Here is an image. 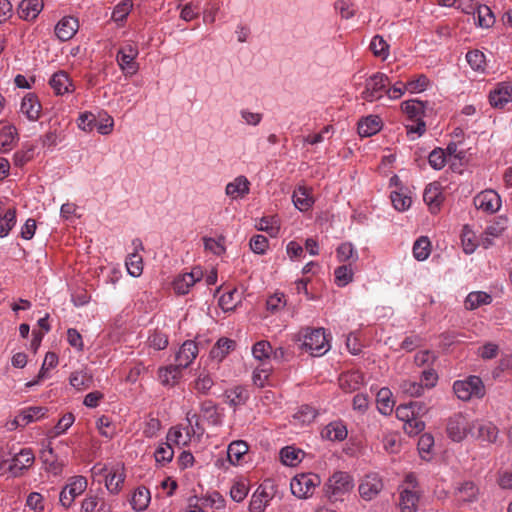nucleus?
<instances>
[{
  "mask_svg": "<svg viewBox=\"0 0 512 512\" xmlns=\"http://www.w3.org/2000/svg\"><path fill=\"white\" fill-rule=\"evenodd\" d=\"M461 242L466 254H472L478 246L474 232L467 225L462 229Z\"/></svg>",
  "mask_w": 512,
  "mask_h": 512,
  "instance_id": "obj_56",
  "label": "nucleus"
},
{
  "mask_svg": "<svg viewBox=\"0 0 512 512\" xmlns=\"http://www.w3.org/2000/svg\"><path fill=\"white\" fill-rule=\"evenodd\" d=\"M370 50L375 57L386 60L389 57V44L380 35H375L370 42Z\"/></svg>",
  "mask_w": 512,
  "mask_h": 512,
  "instance_id": "obj_49",
  "label": "nucleus"
},
{
  "mask_svg": "<svg viewBox=\"0 0 512 512\" xmlns=\"http://www.w3.org/2000/svg\"><path fill=\"white\" fill-rule=\"evenodd\" d=\"M413 256L418 261L426 260L431 253V243L428 237L422 236L413 245Z\"/></svg>",
  "mask_w": 512,
  "mask_h": 512,
  "instance_id": "obj_52",
  "label": "nucleus"
},
{
  "mask_svg": "<svg viewBox=\"0 0 512 512\" xmlns=\"http://www.w3.org/2000/svg\"><path fill=\"white\" fill-rule=\"evenodd\" d=\"M26 506L33 512H44L45 500L38 492H31L26 499Z\"/></svg>",
  "mask_w": 512,
  "mask_h": 512,
  "instance_id": "obj_64",
  "label": "nucleus"
},
{
  "mask_svg": "<svg viewBox=\"0 0 512 512\" xmlns=\"http://www.w3.org/2000/svg\"><path fill=\"white\" fill-rule=\"evenodd\" d=\"M479 494V487L473 481L458 484L454 491V497L459 505L476 502Z\"/></svg>",
  "mask_w": 512,
  "mask_h": 512,
  "instance_id": "obj_14",
  "label": "nucleus"
},
{
  "mask_svg": "<svg viewBox=\"0 0 512 512\" xmlns=\"http://www.w3.org/2000/svg\"><path fill=\"white\" fill-rule=\"evenodd\" d=\"M78 29V20L72 16H65L55 26V35L61 41H68L76 34Z\"/></svg>",
  "mask_w": 512,
  "mask_h": 512,
  "instance_id": "obj_22",
  "label": "nucleus"
},
{
  "mask_svg": "<svg viewBox=\"0 0 512 512\" xmlns=\"http://www.w3.org/2000/svg\"><path fill=\"white\" fill-rule=\"evenodd\" d=\"M463 11L467 14L472 13L474 16L476 15L478 24L482 28H489L495 22V17L487 5H477L476 7L470 5L468 8L463 9Z\"/></svg>",
  "mask_w": 512,
  "mask_h": 512,
  "instance_id": "obj_28",
  "label": "nucleus"
},
{
  "mask_svg": "<svg viewBox=\"0 0 512 512\" xmlns=\"http://www.w3.org/2000/svg\"><path fill=\"white\" fill-rule=\"evenodd\" d=\"M466 60L470 67L476 71L483 73L486 69V58L480 50H471L466 54Z\"/></svg>",
  "mask_w": 512,
  "mask_h": 512,
  "instance_id": "obj_53",
  "label": "nucleus"
},
{
  "mask_svg": "<svg viewBox=\"0 0 512 512\" xmlns=\"http://www.w3.org/2000/svg\"><path fill=\"white\" fill-rule=\"evenodd\" d=\"M339 387L345 393H352L364 384V376L360 371H349L339 377Z\"/></svg>",
  "mask_w": 512,
  "mask_h": 512,
  "instance_id": "obj_23",
  "label": "nucleus"
},
{
  "mask_svg": "<svg viewBox=\"0 0 512 512\" xmlns=\"http://www.w3.org/2000/svg\"><path fill=\"white\" fill-rule=\"evenodd\" d=\"M250 181L244 175L235 177L225 187V194L231 200H239L246 197L250 192Z\"/></svg>",
  "mask_w": 512,
  "mask_h": 512,
  "instance_id": "obj_16",
  "label": "nucleus"
},
{
  "mask_svg": "<svg viewBox=\"0 0 512 512\" xmlns=\"http://www.w3.org/2000/svg\"><path fill=\"white\" fill-rule=\"evenodd\" d=\"M354 488L353 477L343 471L334 472L324 486L325 496L331 502L344 501Z\"/></svg>",
  "mask_w": 512,
  "mask_h": 512,
  "instance_id": "obj_1",
  "label": "nucleus"
},
{
  "mask_svg": "<svg viewBox=\"0 0 512 512\" xmlns=\"http://www.w3.org/2000/svg\"><path fill=\"white\" fill-rule=\"evenodd\" d=\"M248 445L245 441L237 440L229 444L227 456L231 464L236 465L242 457L248 452Z\"/></svg>",
  "mask_w": 512,
  "mask_h": 512,
  "instance_id": "obj_45",
  "label": "nucleus"
},
{
  "mask_svg": "<svg viewBox=\"0 0 512 512\" xmlns=\"http://www.w3.org/2000/svg\"><path fill=\"white\" fill-rule=\"evenodd\" d=\"M420 409V405L417 402H411L409 404H402L396 408V417L403 421L406 424L409 420H411L415 415V409Z\"/></svg>",
  "mask_w": 512,
  "mask_h": 512,
  "instance_id": "obj_60",
  "label": "nucleus"
},
{
  "mask_svg": "<svg viewBox=\"0 0 512 512\" xmlns=\"http://www.w3.org/2000/svg\"><path fill=\"white\" fill-rule=\"evenodd\" d=\"M204 276L201 267L196 266L190 272L179 274L173 281V290L177 295L188 294L190 289Z\"/></svg>",
  "mask_w": 512,
  "mask_h": 512,
  "instance_id": "obj_9",
  "label": "nucleus"
},
{
  "mask_svg": "<svg viewBox=\"0 0 512 512\" xmlns=\"http://www.w3.org/2000/svg\"><path fill=\"white\" fill-rule=\"evenodd\" d=\"M286 305L285 295L283 293H274L266 300L267 310L271 313H276L282 310Z\"/></svg>",
  "mask_w": 512,
  "mask_h": 512,
  "instance_id": "obj_63",
  "label": "nucleus"
},
{
  "mask_svg": "<svg viewBox=\"0 0 512 512\" xmlns=\"http://www.w3.org/2000/svg\"><path fill=\"white\" fill-rule=\"evenodd\" d=\"M202 417L211 425L217 426L222 423V415L219 413L216 404L211 400H205L200 405Z\"/></svg>",
  "mask_w": 512,
  "mask_h": 512,
  "instance_id": "obj_36",
  "label": "nucleus"
},
{
  "mask_svg": "<svg viewBox=\"0 0 512 512\" xmlns=\"http://www.w3.org/2000/svg\"><path fill=\"white\" fill-rule=\"evenodd\" d=\"M69 382L72 387H74L78 391H81L88 389L92 385L93 379L88 372L84 370H79L73 372L70 375Z\"/></svg>",
  "mask_w": 512,
  "mask_h": 512,
  "instance_id": "obj_47",
  "label": "nucleus"
},
{
  "mask_svg": "<svg viewBox=\"0 0 512 512\" xmlns=\"http://www.w3.org/2000/svg\"><path fill=\"white\" fill-rule=\"evenodd\" d=\"M41 459L45 464L46 471L53 476H59L63 472L64 463L53 458V448L48 446L41 452Z\"/></svg>",
  "mask_w": 512,
  "mask_h": 512,
  "instance_id": "obj_35",
  "label": "nucleus"
},
{
  "mask_svg": "<svg viewBox=\"0 0 512 512\" xmlns=\"http://www.w3.org/2000/svg\"><path fill=\"white\" fill-rule=\"evenodd\" d=\"M124 480L123 467L117 465L112 467L108 474H106L105 486L111 494L116 495L121 491Z\"/></svg>",
  "mask_w": 512,
  "mask_h": 512,
  "instance_id": "obj_25",
  "label": "nucleus"
},
{
  "mask_svg": "<svg viewBox=\"0 0 512 512\" xmlns=\"http://www.w3.org/2000/svg\"><path fill=\"white\" fill-rule=\"evenodd\" d=\"M134 252L130 253L126 259L125 265L129 275L139 277L143 272V258L138 253L144 249L142 241L139 238L132 240Z\"/></svg>",
  "mask_w": 512,
  "mask_h": 512,
  "instance_id": "obj_15",
  "label": "nucleus"
},
{
  "mask_svg": "<svg viewBox=\"0 0 512 512\" xmlns=\"http://www.w3.org/2000/svg\"><path fill=\"white\" fill-rule=\"evenodd\" d=\"M235 347V342L228 338H221L211 350L214 358L222 359Z\"/></svg>",
  "mask_w": 512,
  "mask_h": 512,
  "instance_id": "obj_59",
  "label": "nucleus"
},
{
  "mask_svg": "<svg viewBox=\"0 0 512 512\" xmlns=\"http://www.w3.org/2000/svg\"><path fill=\"white\" fill-rule=\"evenodd\" d=\"M154 456L157 463L165 465L171 462L174 456V451L171 446V443L168 441L160 443L157 449L155 450Z\"/></svg>",
  "mask_w": 512,
  "mask_h": 512,
  "instance_id": "obj_57",
  "label": "nucleus"
},
{
  "mask_svg": "<svg viewBox=\"0 0 512 512\" xmlns=\"http://www.w3.org/2000/svg\"><path fill=\"white\" fill-rule=\"evenodd\" d=\"M20 111L30 121L38 120L41 113V104L37 96L33 93H28L27 95H25L20 105Z\"/></svg>",
  "mask_w": 512,
  "mask_h": 512,
  "instance_id": "obj_24",
  "label": "nucleus"
},
{
  "mask_svg": "<svg viewBox=\"0 0 512 512\" xmlns=\"http://www.w3.org/2000/svg\"><path fill=\"white\" fill-rule=\"evenodd\" d=\"M255 228L268 233L271 237H277L280 231V219L276 215L263 216L256 222Z\"/></svg>",
  "mask_w": 512,
  "mask_h": 512,
  "instance_id": "obj_38",
  "label": "nucleus"
},
{
  "mask_svg": "<svg viewBox=\"0 0 512 512\" xmlns=\"http://www.w3.org/2000/svg\"><path fill=\"white\" fill-rule=\"evenodd\" d=\"M240 302H241V294L239 293V291L236 288L222 294L219 298V306L224 311L234 310Z\"/></svg>",
  "mask_w": 512,
  "mask_h": 512,
  "instance_id": "obj_48",
  "label": "nucleus"
},
{
  "mask_svg": "<svg viewBox=\"0 0 512 512\" xmlns=\"http://www.w3.org/2000/svg\"><path fill=\"white\" fill-rule=\"evenodd\" d=\"M199 353L197 344L192 340L185 341L175 355L176 364L185 369L195 360Z\"/></svg>",
  "mask_w": 512,
  "mask_h": 512,
  "instance_id": "obj_18",
  "label": "nucleus"
},
{
  "mask_svg": "<svg viewBox=\"0 0 512 512\" xmlns=\"http://www.w3.org/2000/svg\"><path fill=\"white\" fill-rule=\"evenodd\" d=\"M87 485V479L84 476L77 475L71 477L68 480L67 485L60 492V503L64 507H70L75 498L87 489Z\"/></svg>",
  "mask_w": 512,
  "mask_h": 512,
  "instance_id": "obj_8",
  "label": "nucleus"
},
{
  "mask_svg": "<svg viewBox=\"0 0 512 512\" xmlns=\"http://www.w3.org/2000/svg\"><path fill=\"white\" fill-rule=\"evenodd\" d=\"M475 420L470 419L467 414L458 412L450 416L446 424V432L453 442L463 441L469 434H473Z\"/></svg>",
  "mask_w": 512,
  "mask_h": 512,
  "instance_id": "obj_4",
  "label": "nucleus"
},
{
  "mask_svg": "<svg viewBox=\"0 0 512 512\" xmlns=\"http://www.w3.org/2000/svg\"><path fill=\"white\" fill-rule=\"evenodd\" d=\"M138 54V47L132 43H127L119 49L116 61L126 76H132L138 72L139 65L136 62Z\"/></svg>",
  "mask_w": 512,
  "mask_h": 512,
  "instance_id": "obj_7",
  "label": "nucleus"
},
{
  "mask_svg": "<svg viewBox=\"0 0 512 512\" xmlns=\"http://www.w3.org/2000/svg\"><path fill=\"white\" fill-rule=\"evenodd\" d=\"M150 501V491L144 486H139L135 489L132 495L131 505L132 508L136 511H144L147 509Z\"/></svg>",
  "mask_w": 512,
  "mask_h": 512,
  "instance_id": "obj_41",
  "label": "nucleus"
},
{
  "mask_svg": "<svg viewBox=\"0 0 512 512\" xmlns=\"http://www.w3.org/2000/svg\"><path fill=\"white\" fill-rule=\"evenodd\" d=\"M252 354L254 358L259 361L269 359L272 354V346L270 342L266 340L256 342L252 347Z\"/></svg>",
  "mask_w": 512,
  "mask_h": 512,
  "instance_id": "obj_61",
  "label": "nucleus"
},
{
  "mask_svg": "<svg viewBox=\"0 0 512 512\" xmlns=\"http://www.w3.org/2000/svg\"><path fill=\"white\" fill-rule=\"evenodd\" d=\"M35 455L31 448H23L16 453L8 465L9 473L14 477H19L25 470H28L34 463Z\"/></svg>",
  "mask_w": 512,
  "mask_h": 512,
  "instance_id": "obj_11",
  "label": "nucleus"
},
{
  "mask_svg": "<svg viewBox=\"0 0 512 512\" xmlns=\"http://www.w3.org/2000/svg\"><path fill=\"white\" fill-rule=\"evenodd\" d=\"M272 497L263 486H259L252 494L249 503V512H264Z\"/></svg>",
  "mask_w": 512,
  "mask_h": 512,
  "instance_id": "obj_32",
  "label": "nucleus"
},
{
  "mask_svg": "<svg viewBox=\"0 0 512 512\" xmlns=\"http://www.w3.org/2000/svg\"><path fill=\"white\" fill-rule=\"evenodd\" d=\"M321 484V478L315 473L297 474L291 479L290 489L294 496L306 499L313 495L315 489Z\"/></svg>",
  "mask_w": 512,
  "mask_h": 512,
  "instance_id": "obj_6",
  "label": "nucleus"
},
{
  "mask_svg": "<svg viewBox=\"0 0 512 512\" xmlns=\"http://www.w3.org/2000/svg\"><path fill=\"white\" fill-rule=\"evenodd\" d=\"M336 257L339 262L350 261L351 265L359 259L358 252L351 242L341 243L336 249Z\"/></svg>",
  "mask_w": 512,
  "mask_h": 512,
  "instance_id": "obj_46",
  "label": "nucleus"
},
{
  "mask_svg": "<svg viewBox=\"0 0 512 512\" xmlns=\"http://www.w3.org/2000/svg\"><path fill=\"white\" fill-rule=\"evenodd\" d=\"M489 102L492 107L503 109L509 102H512V85L502 82L489 93Z\"/></svg>",
  "mask_w": 512,
  "mask_h": 512,
  "instance_id": "obj_13",
  "label": "nucleus"
},
{
  "mask_svg": "<svg viewBox=\"0 0 512 512\" xmlns=\"http://www.w3.org/2000/svg\"><path fill=\"white\" fill-rule=\"evenodd\" d=\"M225 397L230 406L238 407L244 405L249 399V392L242 386H236L225 392Z\"/></svg>",
  "mask_w": 512,
  "mask_h": 512,
  "instance_id": "obj_43",
  "label": "nucleus"
},
{
  "mask_svg": "<svg viewBox=\"0 0 512 512\" xmlns=\"http://www.w3.org/2000/svg\"><path fill=\"white\" fill-rule=\"evenodd\" d=\"M400 390L412 397H419L424 392V386L422 383L411 381V380H403L400 383Z\"/></svg>",
  "mask_w": 512,
  "mask_h": 512,
  "instance_id": "obj_62",
  "label": "nucleus"
},
{
  "mask_svg": "<svg viewBox=\"0 0 512 512\" xmlns=\"http://www.w3.org/2000/svg\"><path fill=\"white\" fill-rule=\"evenodd\" d=\"M272 367L266 363H262L253 371L252 381L257 387L263 388L268 384V379L271 374Z\"/></svg>",
  "mask_w": 512,
  "mask_h": 512,
  "instance_id": "obj_55",
  "label": "nucleus"
},
{
  "mask_svg": "<svg viewBox=\"0 0 512 512\" xmlns=\"http://www.w3.org/2000/svg\"><path fill=\"white\" fill-rule=\"evenodd\" d=\"M47 412L45 407L33 406L22 409L16 415V423H20L21 427H25L28 424L42 419Z\"/></svg>",
  "mask_w": 512,
  "mask_h": 512,
  "instance_id": "obj_30",
  "label": "nucleus"
},
{
  "mask_svg": "<svg viewBox=\"0 0 512 512\" xmlns=\"http://www.w3.org/2000/svg\"><path fill=\"white\" fill-rule=\"evenodd\" d=\"M196 433L195 428L174 426L167 433V441L178 446H187Z\"/></svg>",
  "mask_w": 512,
  "mask_h": 512,
  "instance_id": "obj_21",
  "label": "nucleus"
},
{
  "mask_svg": "<svg viewBox=\"0 0 512 512\" xmlns=\"http://www.w3.org/2000/svg\"><path fill=\"white\" fill-rule=\"evenodd\" d=\"M301 348L311 356L320 357L326 354L331 346L323 328H306L302 334Z\"/></svg>",
  "mask_w": 512,
  "mask_h": 512,
  "instance_id": "obj_2",
  "label": "nucleus"
},
{
  "mask_svg": "<svg viewBox=\"0 0 512 512\" xmlns=\"http://www.w3.org/2000/svg\"><path fill=\"white\" fill-rule=\"evenodd\" d=\"M49 84L56 95L72 93L75 89L67 72L60 70L52 75Z\"/></svg>",
  "mask_w": 512,
  "mask_h": 512,
  "instance_id": "obj_20",
  "label": "nucleus"
},
{
  "mask_svg": "<svg viewBox=\"0 0 512 512\" xmlns=\"http://www.w3.org/2000/svg\"><path fill=\"white\" fill-rule=\"evenodd\" d=\"M378 411L383 415H389L393 411L394 400L389 388H381L376 396Z\"/></svg>",
  "mask_w": 512,
  "mask_h": 512,
  "instance_id": "obj_42",
  "label": "nucleus"
},
{
  "mask_svg": "<svg viewBox=\"0 0 512 512\" xmlns=\"http://www.w3.org/2000/svg\"><path fill=\"white\" fill-rule=\"evenodd\" d=\"M112 509V503L104 497L102 491H90L81 503V512H112Z\"/></svg>",
  "mask_w": 512,
  "mask_h": 512,
  "instance_id": "obj_12",
  "label": "nucleus"
},
{
  "mask_svg": "<svg viewBox=\"0 0 512 512\" xmlns=\"http://www.w3.org/2000/svg\"><path fill=\"white\" fill-rule=\"evenodd\" d=\"M335 283L338 287H345L353 281L354 270L351 263L341 265L334 271Z\"/></svg>",
  "mask_w": 512,
  "mask_h": 512,
  "instance_id": "obj_50",
  "label": "nucleus"
},
{
  "mask_svg": "<svg viewBox=\"0 0 512 512\" xmlns=\"http://www.w3.org/2000/svg\"><path fill=\"white\" fill-rule=\"evenodd\" d=\"M302 451L292 446H286L280 451L281 462L286 466H296L301 462Z\"/></svg>",
  "mask_w": 512,
  "mask_h": 512,
  "instance_id": "obj_51",
  "label": "nucleus"
},
{
  "mask_svg": "<svg viewBox=\"0 0 512 512\" xmlns=\"http://www.w3.org/2000/svg\"><path fill=\"white\" fill-rule=\"evenodd\" d=\"M133 3L131 0H122L113 9L112 20L116 23H122L131 12Z\"/></svg>",
  "mask_w": 512,
  "mask_h": 512,
  "instance_id": "obj_58",
  "label": "nucleus"
},
{
  "mask_svg": "<svg viewBox=\"0 0 512 512\" xmlns=\"http://www.w3.org/2000/svg\"><path fill=\"white\" fill-rule=\"evenodd\" d=\"M17 130L12 125L0 124V151L11 150L17 141Z\"/></svg>",
  "mask_w": 512,
  "mask_h": 512,
  "instance_id": "obj_34",
  "label": "nucleus"
},
{
  "mask_svg": "<svg viewBox=\"0 0 512 512\" xmlns=\"http://www.w3.org/2000/svg\"><path fill=\"white\" fill-rule=\"evenodd\" d=\"M402 111L410 118L419 120L424 113V105L418 100H408L401 104Z\"/></svg>",
  "mask_w": 512,
  "mask_h": 512,
  "instance_id": "obj_54",
  "label": "nucleus"
},
{
  "mask_svg": "<svg viewBox=\"0 0 512 512\" xmlns=\"http://www.w3.org/2000/svg\"><path fill=\"white\" fill-rule=\"evenodd\" d=\"M382 128V121L377 115L363 117L358 122V134L361 137H370L377 134Z\"/></svg>",
  "mask_w": 512,
  "mask_h": 512,
  "instance_id": "obj_26",
  "label": "nucleus"
},
{
  "mask_svg": "<svg viewBox=\"0 0 512 512\" xmlns=\"http://www.w3.org/2000/svg\"><path fill=\"white\" fill-rule=\"evenodd\" d=\"M213 386L214 380L206 371H201L192 383L193 390L199 395H207Z\"/></svg>",
  "mask_w": 512,
  "mask_h": 512,
  "instance_id": "obj_44",
  "label": "nucleus"
},
{
  "mask_svg": "<svg viewBox=\"0 0 512 512\" xmlns=\"http://www.w3.org/2000/svg\"><path fill=\"white\" fill-rule=\"evenodd\" d=\"M475 429H477V438L481 441L494 443L498 438L499 430L495 424L490 421L475 420Z\"/></svg>",
  "mask_w": 512,
  "mask_h": 512,
  "instance_id": "obj_29",
  "label": "nucleus"
},
{
  "mask_svg": "<svg viewBox=\"0 0 512 512\" xmlns=\"http://www.w3.org/2000/svg\"><path fill=\"white\" fill-rule=\"evenodd\" d=\"M383 489L382 480L376 474L367 475L359 485V494L364 500L375 498Z\"/></svg>",
  "mask_w": 512,
  "mask_h": 512,
  "instance_id": "obj_19",
  "label": "nucleus"
},
{
  "mask_svg": "<svg viewBox=\"0 0 512 512\" xmlns=\"http://www.w3.org/2000/svg\"><path fill=\"white\" fill-rule=\"evenodd\" d=\"M347 428L342 421H333L323 430L322 436L331 441H342L347 437Z\"/></svg>",
  "mask_w": 512,
  "mask_h": 512,
  "instance_id": "obj_37",
  "label": "nucleus"
},
{
  "mask_svg": "<svg viewBox=\"0 0 512 512\" xmlns=\"http://www.w3.org/2000/svg\"><path fill=\"white\" fill-rule=\"evenodd\" d=\"M453 391L458 399L469 401L472 398H482L485 395V386L480 377L469 376L463 380L455 381Z\"/></svg>",
  "mask_w": 512,
  "mask_h": 512,
  "instance_id": "obj_5",
  "label": "nucleus"
},
{
  "mask_svg": "<svg viewBox=\"0 0 512 512\" xmlns=\"http://www.w3.org/2000/svg\"><path fill=\"white\" fill-rule=\"evenodd\" d=\"M42 0H22L19 4L18 15L26 21H33L43 9Z\"/></svg>",
  "mask_w": 512,
  "mask_h": 512,
  "instance_id": "obj_27",
  "label": "nucleus"
},
{
  "mask_svg": "<svg viewBox=\"0 0 512 512\" xmlns=\"http://www.w3.org/2000/svg\"><path fill=\"white\" fill-rule=\"evenodd\" d=\"M423 200L431 213H437L444 200L441 185L437 182L429 183L424 190Z\"/></svg>",
  "mask_w": 512,
  "mask_h": 512,
  "instance_id": "obj_17",
  "label": "nucleus"
},
{
  "mask_svg": "<svg viewBox=\"0 0 512 512\" xmlns=\"http://www.w3.org/2000/svg\"><path fill=\"white\" fill-rule=\"evenodd\" d=\"M391 85L389 77L382 72H376L365 79L360 98L365 102H375L385 96L387 87Z\"/></svg>",
  "mask_w": 512,
  "mask_h": 512,
  "instance_id": "obj_3",
  "label": "nucleus"
},
{
  "mask_svg": "<svg viewBox=\"0 0 512 512\" xmlns=\"http://www.w3.org/2000/svg\"><path fill=\"white\" fill-rule=\"evenodd\" d=\"M292 200L295 207L300 211L309 210L314 203L308 189L304 186H299L294 190Z\"/></svg>",
  "mask_w": 512,
  "mask_h": 512,
  "instance_id": "obj_39",
  "label": "nucleus"
},
{
  "mask_svg": "<svg viewBox=\"0 0 512 512\" xmlns=\"http://www.w3.org/2000/svg\"><path fill=\"white\" fill-rule=\"evenodd\" d=\"M474 205L478 210H482L486 213H496L501 208V197L492 189H486L481 191L474 197Z\"/></svg>",
  "mask_w": 512,
  "mask_h": 512,
  "instance_id": "obj_10",
  "label": "nucleus"
},
{
  "mask_svg": "<svg viewBox=\"0 0 512 512\" xmlns=\"http://www.w3.org/2000/svg\"><path fill=\"white\" fill-rule=\"evenodd\" d=\"M419 501V491L403 488L400 492L399 507L401 512H416Z\"/></svg>",
  "mask_w": 512,
  "mask_h": 512,
  "instance_id": "obj_31",
  "label": "nucleus"
},
{
  "mask_svg": "<svg viewBox=\"0 0 512 512\" xmlns=\"http://www.w3.org/2000/svg\"><path fill=\"white\" fill-rule=\"evenodd\" d=\"M492 302V297L490 294L484 291H473L470 292L465 301V308L468 310H475L483 305H488Z\"/></svg>",
  "mask_w": 512,
  "mask_h": 512,
  "instance_id": "obj_40",
  "label": "nucleus"
},
{
  "mask_svg": "<svg viewBox=\"0 0 512 512\" xmlns=\"http://www.w3.org/2000/svg\"><path fill=\"white\" fill-rule=\"evenodd\" d=\"M182 368L177 364L160 367L158 370V379L164 386H174L181 377Z\"/></svg>",
  "mask_w": 512,
  "mask_h": 512,
  "instance_id": "obj_33",
  "label": "nucleus"
}]
</instances>
